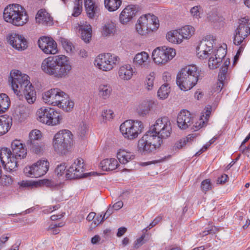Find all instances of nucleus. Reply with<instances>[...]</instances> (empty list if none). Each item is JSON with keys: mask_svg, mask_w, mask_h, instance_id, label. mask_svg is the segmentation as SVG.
<instances>
[{"mask_svg": "<svg viewBox=\"0 0 250 250\" xmlns=\"http://www.w3.org/2000/svg\"><path fill=\"white\" fill-rule=\"evenodd\" d=\"M83 9V0H75L72 15L78 17L80 15Z\"/></svg>", "mask_w": 250, "mask_h": 250, "instance_id": "c03bdc74", "label": "nucleus"}, {"mask_svg": "<svg viewBox=\"0 0 250 250\" xmlns=\"http://www.w3.org/2000/svg\"><path fill=\"white\" fill-rule=\"evenodd\" d=\"M102 116L104 122L112 120L114 116V112L111 109H104L102 113Z\"/></svg>", "mask_w": 250, "mask_h": 250, "instance_id": "8fccbe9b", "label": "nucleus"}, {"mask_svg": "<svg viewBox=\"0 0 250 250\" xmlns=\"http://www.w3.org/2000/svg\"><path fill=\"white\" fill-rule=\"evenodd\" d=\"M178 126L181 129H186L193 123V118L187 110H182L177 118Z\"/></svg>", "mask_w": 250, "mask_h": 250, "instance_id": "dca6fc26", "label": "nucleus"}, {"mask_svg": "<svg viewBox=\"0 0 250 250\" xmlns=\"http://www.w3.org/2000/svg\"><path fill=\"white\" fill-rule=\"evenodd\" d=\"M135 5H129L125 7L120 15V21L122 24H125L132 20L137 13Z\"/></svg>", "mask_w": 250, "mask_h": 250, "instance_id": "a211bd4d", "label": "nucleus"}, {"mask_svg": "<svg viewBox=\"0 0 250 250\" xmlns=\"http://www.w3.org/2000/svg\"><path fill=\"white\" fill-rule=\"evenodd\" d=\"M59 93L56 96L54 106L60 107L62 102H64V98H68V95L59 89Z\"/></svg>", "mask_w": 250, "mask_h": 250, "instance_id": "de8ad7c7", "label": "nucleus"}, {"mask_svg": "<svg viewBox=\"0 0 250 250\" xmlns=\"http://www.w3.org/2000/svg\"><path fill=\"white\" fill-rule=\"evenodd\" d=\"M12 156L17 159L21 160L26 157L27 155V149L24 144L21 141L14 140L11 145Z\"/></svg>", "mask_w": 250, "mask_h": 250, "instance_id": "f3484780", "label": "nucleus"}, {"mask_svg": "<svg viewBox=\"0 0 250 250\" xmlns=\"http://www.w3.org/2000/svg\"><path fill=\"white\" fill-rule=\"evenodd\" d=\"M178 30L181 34L182 40L183 39H189L194 34L195 32L194 28L190 25H186Z\"/></svg>", "mask_w": 250, "mask_h": 250, "instance_id": "f704fd0d", "label": "nucleus"}, {"mask_svg": "<svg viewBox=\"0 0 250 250\" xmlns=\"http://www.w3.org/2000/svg\"><path fill=\"white\" fill-rule=\"evenodd\" d=\"M212 52L211 51H208V50H202L197 51V55L200 59H206L208 57L209 54Z\"/></svg>", "mask_w": 250, "mask_h": 250, "instance_id": "69168bd1", "label": "nucleus"}, {"mask_svg": "<svg viewBox=\"0 0 250 250\" xmlns=\"http://www.w3.org/2000/svg\"><path fill=\"white\" fill-rule=\"evenodd\" d=\"M135 72L134 69L130 64H126L119 67L118 74L120 80L127 81L132 78Z\"/></svg>", "mask_w": 250, "mask_h": 250, "instance_id": "aec40b11", "label": "nucleus"}, {"mask_svg": "<svg viewBox=\"0 0 250 250\" xmlns=\"http://www.w3.org/2000/svg\"><path fill=\"white\" fill-rule=\"evenodd\" d=\"M3 19L7 22L20 26L23 25L28 21V16L26 11L21 5L12 4L5 8Z\"/></svg>", "mask_w": 250, "mask_h": 250, "instance_id": "20e7f679", "label": "nucleus"}, {"mask_svg": "<svg viewBox=\"0 0 250 250\" xmlns=\"http://www.w3.org/2000/svg\"><path fill=\"white\" fill-rule=\"evenodd\" d=\"M12 156V152L10 149L3 147L0 149V161L1 164L5 163Z\"/></svg>", "mask_w": 250, "mask_h": 250, "instance_id": "ea45409f", "label": "nucleus"}, {"mask_svg": "<svg viewBox=\"0 0 250 250\" xmlns=\"http://www.w3.org/2000/svg\"><path fill=\"white\" fill-rule=\"evenodd\" d=\"M212 43L208 41L203 40L201 41L199 44L196 47V51L202 50H208V51H211L212 49Z\"/></svg>", "mask_w": 250, "mask_h": 250, "instance_id": "37998d69", "label": "nucleus"}, {"mask_svg": "<svg viewBox=\"0 0 250 250\" xmlns=\"http://www.w3.org/2000/svg\"><path fill=\"white\" fill-rule=\"evenodd\" d=\"M49 121H47L46 125H56L59 124L62 119V116L53 108L51 111L50 117H48Z\"/></svg>", "mask_w": 250, "mask_h": 250, "instance_id": "c9c22d12", "label": "nucleus"}, {"mask_svg": "<svg viewBox=\"0 0 250 250\" xmlns=\"http://www.w3.org/2000/svg\"><path fill=\"white\" fill-rule=\"evenodd\" d=\"M38 44L40 48L46 54H55L58 52L57 43L52 38L42 36L38 40Z\"/></svg>", "mask_w": 250, "mask_h": 250, "instance_id": "4468645a", "label": "nucleus"}, {"mask_svg": "<svg viewBox=\"0 0 250 250\" xmlns=\"http://www.w3.org/2000/svg\"><path fill=\"white\" fill-rule=\"evenodd\" d=\"M49 163L47 160L42 159L32 166L26 167L23 172L25 175L32 178H38L45 175L48 171Z\"/></svg>", "mask_w": 250, "mask_h": 250, "instance_id": "f8f14e48", "label": "nucleus"}, {"mask_svg": "<svg viewBox=\"0 0 250 250\" xmlns=\"http://www.w3.org/2000/svg\"><path fill=\"white\" fill-rule=\"evenodd\" d=\"M84 6L87 16L93 19L99 15V8L92 0H84Z\"/></svg>", "mask_w": 250, "mask_h": 250, "instance_id": "5701e85b", "label": "nucleus"}, {"mask_svg": "<svg viewBox=\"0 0 250 250\" xmlns=\"http://www.w3.org/2000/svg\"><path fill=\"white\" fill-rule=\"evenodd\" d=\"M220 62H221L219 61L215 57H211L208 60V67L211 69L217 68L220 65Z\"/></svg>", "mask_w": 250, "mask_h": 250, "instance_id": "5fc2aeb1", "label": "nucleus"}, {"mask_svg": "<svg viewBox=\"0 0 250 250\" xmlns=\"http://www.w3.org/2000/svg\"><path fill=\"white\" fill-rule=\"evenodd\" d=\"M228 180L229 177L228 175L223 174L217 178V183L223 185L226 183L228 181Z\"/></svg>", "mask_w": 250, "mask_h": 250, "instance_id": "774afa93", "label": "nucleus"}, {"mask_svg": "<svg viewBox=\"0 0 250 250\" xmlns=\"http://www.w3.org/2000/svg\"><path fill=\"white\" fill-rule=\"evenodd\" d=\"M41 69L46 75L61 79L68 76L72 66L67 57L60 55L44 59L42 62Z\"/></svg>", "mask_w": 250, "mask_h": 250, "instance_id": "f257e3e1", "label": "nucleus"}, {"mask_svg": "<svg viewBox=\"0 0 250 250\" xmlns=\"http://www.w3.org/2000/svg\"><path fill=\"white\" fill-rule=\"evenodd\" d=\"M148 58V54L146 52L143 51L136 55L133 60V62L135 65L145 66Z\"/></svg>", "mask_w": 250, "mask_h": 250, "instance_id": "473e14b6", "label": "nucleus"}, {"mask_svg": "<svg viewBox=\"0 0 250 250\" xmlns=\"http://www.w3.org/2000/svg\"><path fill=\"white\" fill-rule=\"evenodd\" d=\"M224 86V83L223 82L218 81V82L212 87L211 90V94L215 96L216 94L219 93L221 91Z\"/></svg>", "mask_w": 250, "mask_h": 250, "instance_id": "603ef678", "label": "nucleus"}, {"mask_svg": "<svg viewBox=\"0 0 250 250\" xmlns=\"http://www.w3.org/2000/svg\"><path fill=\"white\" fill-rule=\"evenodd\" d=\"M181 34L178 30L170 31L167 34V40L171 43L179 44L183 41Z\"/></svg>", "mask_w": 250, "mask_h": 250, "instance_id": "2f4dec72", "label": "nucleus"}, {"mask_svg": "<svg viewBox=\"0 0 250 250\" xmlns=\"http://www.w3.org/2000/svg\"><path fill=\"white\" fill-rule=\"evenodd\" d=\"M73 141V134L67 129H63L56 133L53 139L55 151L61 155H65Z\"/></svg>", "mask_w": 250, "mask_h": 250, "instance_id": "423d86ee", "label": "nucleus"}, {"mask_svg": "<svg viewBox=\"0 0 250 250\" xmlns=\"http://www.w3.org/2000/svg\"><path fill=\"white\" fill-rule=\"evenodd\" d=\"M9 82L11 83L12 88L17 96L20 97L23 95L30 104L35 101L36 91L29 80L28 75L22 74L19 70H14L10 73Z\"/></svg>", "mask_w": 250, "mask_h": 250, "instance_id": "f03ea898", "label": "nucleus"}, {"mask_svg": "<svg viewBox=\"0 0 250 250\" xmlns=\"http://www.w3.org/2000/svg\"><path fill=\"white\" fill-rule=\"evenodd\" d=\"M152 133L147 131L138 142V151L142 154H149L161 145L157 140L159 137L156 138Z\"/></svg>", "mask_w": 250, "mask_h": 250, "instance_id": "1a4fd4ad", "label": "nucleus"}, {"mask_svg": "<svg viewBox=\"0 0 250 250\" xmlns=\"http://www.w3.org/2000/svg\"><path fill=\"white\" fill-rule=\"evenodd\" d=\"M52 108L46 107H42L37 111V119L39 121L46 125L48 117H50Z\"/></svg>", "mask_w": 250, "mask_h": 250, "instance_id": "b1692460", "label": "nucleus"}, {"mask_svg": "<svg viewBox=\"0 0 250 250\" xmlns=\"http://www.w3.org/2000/svg\"><path fill=\"white\" fill-rule=\"evenodd\" d=\"M12 125V118L7 115L0 117V136L5 134Z\"/></svg>", "mask_w": 250, "mask_h": 250, "instance_id": "4be33fe9", "label": "nucleus"}, {"mask_svg": "<svg viewBox=\"0 0 250 250\" xmlns=\"http://www.w3.org/2000/svg\"><path fill=\"white\" fill-rule=\"evenodd\" d=\"M6 39L9 43L17 50H23L28 46L27 41L22 35L13 32L7 36Z\"/></svg>", "mask_w": 250, "mask_h": 250, "instance_id": "2eb2a0df", "label": "nucleus"}, {"mask_svg": "<svg viewBox=\"0 0 250 250\" xmlns=\"http://www.w3.org/2000/svg\"><path fill=\"white\" fill-rule=\"evenodd\" d=\"M150 111V107L148 105L143 106L141 105L139 107V109L138 110V114L142 116H145L147 114H148Z\"/></svg>", "mask_w": 250, "mask_h": 250, "instance_id": "0e129e2a", "label": "nucleus"}, {"mask_svg": "<svg viewBox=\"0 0 250 250\" xmlns=\"http://www.w3.org/2000/svg\"><path fill=\"white\" fill-rule=\"evenodd\" d=\"M26 144L29 149L36 154H39L42 150L43 145L39 141H27Z\"/></svg>", "mask_w": 250, "mask_h": 250, "instance_id": "4c0bfd02", "label": "nucleus"}, {"mask_svg": "<svg viewBox=\"0 0 250 250\" xmlns=\"http://www.w3.org/2000/svg\"><path fill=\"white\" fill-rule=\"evenodd\" d=\"M162 216L159 215L157 216L153 221L150 223L148 226H147L146 229H144V230L147 231L148 229H150L156 225H157L159 222H160L162 220Z\"/></svg>", "mask_w": 250, "mask_h": 250, "instance_id": "e2e57ef3", "label": "nucleus"}, {"mask_svg": "<svg viewBox=\"0 0 250 250\" xmlns=\"http://www.w3.org/2000/svg\"><path fill=\"white\" fill-rule=\"evenodd\" d=\"M59 41L66 52L69 53L73 52L75 47L71 42L63 38H60Z\"/></svg>", "mask_w": 250, "mask_h": 250, "instance_id": "79ce46f5", "label": "nucleus"}, {"mask_svg": "<svg viewBox=\"0 0 250 250\" xmlns=\"http://www.w3.org/2000/svg\"><path fill=\"white\" fill-rule=\"evenodd\" d=\"M144 127L141 121L128 120L121 125L120 130L125 138L132 140L142 133Z\"/></svg>", "mask_w": 250, "mask_h": 250, "instance_id": "9d476101", "label": "nucleus"}, {"mask_svg": "<svg viewBox=\"0 0 250 250\" xmlns=\"http://www.w3.org/2000/svg\"><path fill=\"white\" fill-rule=\"evenodd\" d=\"M64 102H62L60 108L65 111H70L74 107V103L70 100L69 96L67 98H64Z\"/></svg>", "mask_w": 250, "mask_h": 250, "instance_id": "a18cd8bd", "label": "nucleus"}, {"mask_svg": "<svg viewBox=\"0 0 250 250\" xmlns=\"http://www.w3.org/2000/svg\"><path fill=\"white\" fill-rule=\"evenodd\" d=\"M118 165V163L115 158L105 159L100 163V166L104 171L113 170L117 168Z\"/></svg>", "mask_w": 250, "mask_h": 250, "instance_id": "cd10ccee", "label": "nucleus"}, {"mask_svg": "<svg viewBox=\"0 0 250 250\" xmlns=\"http://www.w3.org/2000/svg\"><path fill=\"white\" fill-rule=\"evenodd\" d=\"M79 30L81 32V39L85 42H90L92 37V28L91 25H83L80 26Z\"/></svg>", "mask_w": 250, "mask_h": 250, "instance_id": "7c9ffc66", "label": "nucleus"}, {"mask_svg": "<svg viewBox=\"0 0 250 250\" xmlns=\"http://www.w3.org/2000/svg\"><path fill=\"white\" fill-rule=\"evenodd\" d=\"M145 236V234H143L140 237L138 238L134 243L133 248L137 249L143 245L144 243V239Z\"/></svg>", "mask_w": 250, "mask_h": 250, "instance_id": "338daca9", "label": "nucleus"}, {"mask_svg": "<svg viewBox=\"0 0 250 250\" xmlns=\"http://www.w3.org/2000/svg\"><path fill=\"white\" fill-rule=\"evenodd\" d=\"M201 7L200 5L195 6L190 10V13L193 19H199L201 18Z\"/></svg>", "mask_w": 250, "mask_h": 250, "instance_id": "3c124183", "label": "nucleus"}, {"mask_svg": "<svg viewBox=\"0 0 250 250\" xmlns=\"http://www.w3.org/2000/svg\"><path fill=\"white\" fill-rule=\"evenodd\" d=\"M176 55L175 49L163 46L157 47L152 52V57L158 64H164L171 60Z\"/></svg>", "mask_w": 250, "mask_h": 250, "instance_id": "ddd939ff", "label": "nucleus"}, {"mask_svg": "<svg viewBox=\"0 0 250 250\" xmlns=\"http://www.w3.org/2000/svg\"><path fill=\"white\" fill-rule=\"evenodd\" d=\"M169 88L167 83L163 84L158 90V96L162 99H166L170 92Z\"/></svg>", "mask_w": 250, "mask_h": 250, "instance_id": "a19ab883", "label": "nucleus"}, {"mask_svg": "<svg viewBox=\"0 0 250 250\" xmlns=\"http://www.w3.org/2000/svg\"><path fill=\"white\" fill-rule=\"evenodd\" d=\"M159 27L158 18L149 14L140 17L136 24V30L142 36H146L149 33L156 30Z\"/></svg>", "mask_w": 250, "mask_h": 250, "instance_id": "6e6552de", "label": "nucleus"}, {"mask_svg": "<svg viewBox=\"0 0 250 250\" xmlns=\"http://www.w3.org/2000/svg\"><path fill=\"white\" fill-rule=\"evenodd\" d=\"M105 7L110 12L117 10L122 4V0H104Z\"/></svg>", "mask_w": 250, "mask_h": 250, "instance_id": "e433bc0d", "label": "nucleus"}, {"mask_svg": "<svg viewBox=\"0 0 250 250\" xmlns=\"http://www.w3.org/2000/svg\"><path fill=\"white\" fill-rule=\"evenodd\" d=\"M211 107H207L205 113V115L203 114L201 116L199 121L195 123L193 125L191 129L193 131H197L202 127H203L208 120L211 114Z\"/></svg>", "mask_w": 250, "mask_h": 250, "instance_id": "bb28decb", "label": "nucleus"}, {"mask_svg": "<svg viewBox=\"0 0 250 250\" xmlns=\"http://www.w3.org/2000/svg\"><path fill=\"white\" fill-rule=\"evenodd\" d=\"M226 54V50L224 48L220 47L217 50L215 57L218 59L219 61L222 62V60L225 57Z\"/></svg>", "mask_w": 250, "mask_h": 250, "instance_id": "052dcab7", "label": "nucleus"}, {"mask_svg": "<svg viewBox=\"0 0 250 250\" xmlns=\"http://www.w3.org/2000/svg\"><path fill=\"white\" fill-rule=\"evenodd\" d=\"M151 135H153L156 138L159 137V140H157L161 144L163 143V139H166L170 136L172 127L171 122L169 118L164 116L158 119L155 124L150 127L148 130Z\"/></svg>", "mask_w": 250, "mask_h": 250, "instance_id": "0eeeda50", "label": "nucleus"}, {"mask_svg": "<svg viewBox=\"0 0 250 250\" xmlns=\"http://www.w3.org/2000/svg\"><path fill=\"white\" fill-rule=\"evenodd\" d=\"M59 92L58 88L51 89L44 93L42 99L46 104L54 106L56 96Z\"/></svg>", "mask_w": 250, "mask_h": 250, "instance_id": "c85d7f7f", "label": "nucleus"}, {"mask_svg": "<svg viewBox=\"0 0 250 250\" xmlns=\"http://www.w3.org/2000/svg\"><path fill=\"white\" fill-rule=\"evenodd\" d=\"M1 182L3 186H9L12 184L13 179L11 176L4 175L1 178Z\"/></svg>", "mask_w": 250, "mask_h": 250, "instance_id": "680f3d73", "label": "nucleus"}, {"mask_svg": "<svg viewBox=\"0 0 250 250\" xmlns=\"http://www.w3.org/2000/svg\"><path fill=\"white\" fill-rule=\"evenodd\" d=\"M66 168L65 163H62L57 166L55 169V173L58 177H63L66 179H74L86 176L87 173H83V160L82 159L75 160L66 171Z\"/></svg>", "mask_w": 250, "mask_h": 250, "instance_id": "39448f33", "label": "nucleus"}, {"mask_svg": "<svg viewBox=\"0 0 250 250\" xmlns=\"http://www.w3.org/2000/svg\"><path fill=\"white\" fill-rule=\"evenodd\" d=\"M42 137V133L38 129L32 130L29 134V140L27 141H39Z\"/></svg>", "mask_w": 250, "mask_h": 250, "instance_id": "09e8293b", "label": "nucleus"}, {"mask_svg": "<svg viewBox=\"0 0 250 250\" xmlns=\"http://www.w3.org/2000/svg\"><path fill=\"white\" fill-rule=\"evenodd\" d=\"M117 157L121 164L125 165L134 159L135 155L132 152L121 149L117 153Z\"/></svg>", "mask_w": 250, "mask_h": 250, "instance_id": "393cba45", "label": "nucleus"}, {"mask_svg": "<svg viewBox=\"0 0 250 250\" xmlns=\"http://www.w3.org/2000/svg\"><path fill=\"white\" fill-rule=\"evenodd\" d=\"M246 38L243 35L238 34L237 32L235 31V34L233 38V43L236 45H239L244 44V40ZM245 44V43H244Z\"/></svg>", "mask_w": 250, "mask_h": 250, "instance_id": "13d9d810", "label": "nucleus"}, {"mask_svg": "<svg viewBox=\"0 0 250 250\" xmlns=\"http://www.w3.org/2000/svg\"><path fill=\"white\" fill-rule=\"evenodd\" d=\"M201 188L202 191L206 193L207 191L212 188V184L210 180L209 179H205L203 181L201 184Z\"/></svg>", "mask_w": 250, "mask_h": 250, "instance_id": "6e6d98bb", "label": "nucleus"}, {"mask_svg": "<svg viewBox=\"0 0 250 250\" xmlns=\"http://www.w3.org/2000/svg\"><path fill=\"white\" fill-rule=\"evenodd\" d=\"M187 139L183 140L181 139L175 143L173 146L172 149L173 150L176 151L180 149L183 148L187 144Z\"/></svg>", "mask_w": 250, "mask_h": 250, "instance_id": "bf43d9fd", "label": "nucleus"}, {"mask_svg": "<svg viewBox=\"0 0 250 250\" xmlns=\"http://www.w3.org/2000/svg\"><path fill=\"white\" fill-rule=\"evenodd\" d=\"M116 32V25L112 21H109L105 22L102 27V34L104 37L114 35Z\"/></svg>", "mask_w": 250, "mask_h": 250, "instance_id": "c756f323", "label": "nucleus"}, {"mask_svg": "<svg viewBox=\"0 0 250 250\" xmlns=\"http://www.w3.org/2000/svg\"><path fill=\"white\" fill-rule=\"evenodd\" d=\"M37 23L44 26H51L53 24V19L44 9L39 10L36 16Z\"/></svg>", "mask_w": 250, "mask_h": 250, "instance_id": "6ab92c4d", "label": "nucleus"}, {"mask_svg": "<svg viewBox=\"0 0 250 250\" xmlns=\"http://www.w3.org/2000/svg\"><path fill=\"white\" fill-rule=\"evenodd\" d=\"M20 159H17L12 156L4 164H2L4 168L9 172L15 171L18 168V163Z\"/></svg>", "mask_w": 250, "mask_h": 250, "instance_id": "72a5a7b5", "label": "nucleus"}, {"mask_svg": "<svg viewBox=\"0 0 250 250\" xmlns=\"http://www.w3.org/2000/svg\"><path fill=\"white\" fill-rule=\"evenodd\" d=\"M10 104L8 96L4 93L0 94V113L4 112L9 107Z\"/></svg>", "mask_w": 250, "mask_h": 250, "instance_id": "58836bf2", "label": "nucleus"}, {"mask_svg": "<svg viewBox=\"0 0 250 250\" xmlns=\"http://www.w3.org/2000/svg\"><path fill=\"white\" fill-rule=\"evenodd\" d=\"M199 76L197 67L195 65H188L182 68L178 73L176 83L181 90L188 91L196 84Z\"/></svg>", "mask_w": 250, "mask_h": 250, "instance_id": "7ed1b4c3", "label": "nucleus"}, {"mask_svg": "<svg viewBox=\"0 0 250 250\" xmlns=\"http://www.w3.org/2000/svg\"><path fill=\"white\" fill-rule=\"evenodd\" d=\"M120 58L109 53L99 54L95 59L94 64L100 70L110 71L119 63Z\"/></svg>", "mask_w": 250, "mask_h": 250, "instance_id": "9b49d317", "label": "nucleus"}, {"mask_svg": "<svg viewBox=\"0 0 250 250\" xmlns=\"http://www.w3.org/2000/svg\"><path fill=\"white\" fill-rule=\"evenodd\" d=\"M64 226L63 222L59 223H52L50 224L48 227V230H51L53 234H58L60 230L57 228H61Z\"/></svg>", "mask_w": 250, "mask_h": 250, "instance_id": "864d4df0", "label": "nucleus"}, {"mask_svg": "<svg viewBox=\"0 0 250 250\" xmlns=\"http://www.w3.org/2000/svg\"><path fill=\"white\" fill-rule=\"evenodd\" d=\"M249 20L246 17L242 18L239 20V26L235 30V31L247 38L250 34V23Z\"/></svg>", "mask_w": 250, "mask_h": 250, "instance_id": "412c9836", "label": "nucleus"}, {"mask_svg": "<svg viewBox=\"0 0 250 250\" xmlns=\"http://www.w3.org/2000/svg\"><path fill=\"white\" fill-rule=\"evenodd\" d=\"M228 69L226 66H222L218 74V81L221 82H224L226 79L228 75Z\"/></svg>", "mask_w": 250, "mask_h": 250, "instance_id": "4d7b16f0", "label": "nucleus"}, {"mask_svg": "<svg viewBox=\"0 0 250 250\" xmlns=\"http://www.w3.org/2000/svg\"><path fill=\"white\" fill-rule=\"evenodd\" d=\"M98 95L100 98L106 100L109 98L112 92L111 85L108 83H102L99 85Z\"/></svg>", "mask_w": 250, "mask_h": 250, "instance_id": "a878e982", "label": "nucleus"}, {"mask_svg": "<svg viewBox=\"0 0 250 250\" xmlns=\"http://www.w3.org/2000/svg\"><path fill=\"white\" fill-rule=\"evenodd\" d=\"M155 76V73L152 72L146 77L145 85L146 88L148 90H151L153 87Z\"/></svg>", "mask_w": 250, "mask_h": 250, "instance_id": "49530a36", "label": "nucleus"}]
</instances>
